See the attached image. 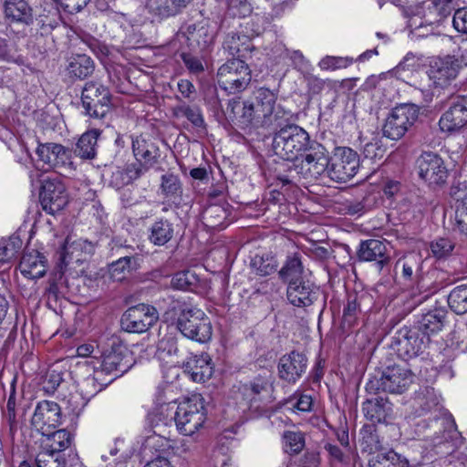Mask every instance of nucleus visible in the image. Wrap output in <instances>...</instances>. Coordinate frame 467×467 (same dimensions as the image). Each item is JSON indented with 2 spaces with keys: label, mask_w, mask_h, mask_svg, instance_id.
Returning a JSON list of instances; mask_svg holds the SVG:
<instances>
[{
  "label": "nucleus",
  "mask_w": 467,
  "mask_h": 467,
  "mask_svg": "<svg viewBox=\"0 0 467 467\" xmlns=\"http://www.w3.org/2000/svg\"><path fill=\"white\" fill-rule=\"evenodd\" d=\"M277 94L267 88H259L248 99L241 103L239 99H229L225 115L241 127H269L275 125L290 112L275 107Z\"/></svg>",
  "instance_id": "nucleus-1"
},
{
  "label": "nucleus",
  "mask_w": 467,
  "mask_h": 467,
  "mask_svg": "<svg viewBox=\"0 0 467 467\" xmlns=\"http://www.w3.org/2000/svg\"><path fill=\"white\" fill-rule=\"evenodd\" d=\"M168 300L163 317L174 323L183 337L199 343L208 342L212 338L213 326L202 310L191 307L179 299L169 297Z\"/></svg>",
  "instance_id": "nucleus-2"
},
{
  "label": "nucleus",
  "mask_w": 467,
  "mask_h": 467,
  "mask_svg": "<svg viewBox=\"0 0 467 467\" xmlns=\"http://www.w3.org/2000/svg\"><path fill=\"white\" fill-rule=\"evenodd\" d=\"M288 117L285 116L275 124L277 130L274 133L272 148L279 158L293 161L302 156L313 141L305 129L294 123H286Z\"/></svg>",
  "instance_id": "nucleus-3"
},
{
  "label": "nucleus",
  "mask_w": 467,
  "mask_h": 467,
  "mask_svg": "<svg viewBox=\"0 0 467 467\" xmlns=\"http://www.w3.org/2000/svg\"><path fill=\"white\" fill-rule=\"evenodd\" d=\"M440 396L431 387H423L416 391L412 402V410L415 417H423L430 414L433 417L431 427L435 433L448 432L453 427L454 422L441 406Z\"/></svg>",
  "instance_id": "nucleus-4"
},
{
  "label": "nucleus",
  "mask_w": 467,
  "mask_h": 467,
  "mask_svg": "<svg viewBox=\"0 0 467 467\" xmlns=\"http://www.w3.org/2000/svg\"><path fill=\"white\" fill-rule=\"evenodd\" d=\"M204 400L201 395L181 402L174 412V422L178 431L183 435L191 436L202 427L206 420Z\"/></svg>",
  "instance_id": "nucleus-5"
},
{
  "label": "nucleus",
  "mask_w": 467,
  "mask_h": 467,
  "mask_svg": "<svg viewBox=\"0 0 467 467\" xmlns=\"http://www.w3.org/2000/svg\"><path fill=\"white\" fill-rule=\"evenodd\" d=\"M219 87L229 94L244 91L251 82V70L242 58L228 59L217 70Z\"/></svg>",
  "instance_id": "nucleus-6"
},
{
  "label": "nucleus",
  "mask_w": 467,
  "mask_h": 467,
  "mask_svg": "<svg viewBox=\"0 0 467 467\" xmlns=\"http://www.w3.org/2000/svg\"><path fill=\"white\" fill-rule=\"evenodd\" d=\"M414 375L412 372L400 366L386 368L379 378L374 377L368 380L366 389L368 392L377 393L379 390L400 394L412 383Z\"/></svg>",
  "instance_id": "nucleus-7"
},
{
  "label": "nucleus",
  "mask_w": 467,
  "mask_h": 467,
  "mask_svg": "<svg viewBox=\"0 0 467 467\" xmlns=\"http://www.w3.org/2000/svg\"><path fill=\"white\" fill-rule=\"evenodd\" d=\"M81 102L87 115L101 119L111 109V93L99 81L90 80L82 88Z\"/></svg>",
  "instance_id": "nucleus-8"
},
{
  "label": "nucleus",
  "mask_w": 467,
  "mask_h": 467,
  "mask_svg": "<svg viewBox=\"0 0 467 467\" xmlns=\"http://www.w3.org/2000/svg\"><path fill=\"white\" fill-rule=\"evenodd\" d=\"M431 339L420 334L415 327H403L396 331L391 347L403 359H410L422 354Z\"/></svg>",
  "instance_id": "nucleus-9"
},
{
  "label": "nucleus",
  "mask_w": 467,
  "mask_h": 467,
  "mask_svg": "<svg viewBox=\"0 0 467 467\" xmlns=\"http://www.w3.org/2000/svg\"><path fill=\"white\" fill-rule=\"evenodd\" d=\"M306 153L301 162L294 168L296 174L306 180H317L325 173L328 175L330 158L322 144L313 141Z\"/></svg>",
  "instance_id": "nucleus-10"
},
{
  "label": "nucleus",
  "mask_w": 467,
  "mask_h": 467,
  "mask_svg": "<svg viewBox=\"0 0 467 467\" xmlns=\"http://www.w3.org/2000/svg\"><path fill=\"white\" fill-rule=\"evenodd\" d=\"M419 116V109L414 104H400L395 107L383 126V134L390 140H400L413 125Z\"/></svg>",
  "instance_id": "nucleus-11"
},
{
  "label": "nucleus",
  "mask_w": 467,
  "mask_h": 467,
  "mask_svg": "<svg viewBox=\"0 0 467 467\" xmlns=\"http://www.w3.org/2000/svg\"><path fill=\"white\" fill-rule=\"evenodd\" d=\"M134 364L128 348L121 344L113 342L110 348L105 350L101 355L100 369L101 375H113L112 381L129 371Z\"/></svg>",
  "instance_id": "nucleus-12"
},
{
  "label": "nucleus",
  "mask_w": 467,
  "mask_h": 467,
  "mask_svg": "<svg viewBox=\"0 0 467 467\" xmlns=\"http://www.w3.org/2000/svg\"><path fill=\"white\" fill-rule=\"evenodd\" d=\"M359 168V157L350 148H337L329 160L328 177L337 182H347Z\"/></svg>",
  "instance_id": "nucleus-13"
},
{
  "label": "nucleus",
  "mask_w": 467,
  "mask_h": 467,
  "mask_svg": "<svg viewBox=\"0 0 467 467\" xmlns=\"http://www.w3.org/2000/svg\"><path fill=\"white\" fill-rule=\"evenodd\" d=\"M418 174L430 186H440L446 182L449 171L443 159L432 151H424L417 159Z\"/></svg>",
  "instance_id": "nucleus-14"
},
{
  "label": "nucleus",
  "mask_w": 467,
  "mask_h": 467,
  "mask_svg": "<svg viewBox=\"0 0 467 467\" xmlns=\"http://www.w3.org/2000/svg\"><path fill=\"white\" fill-rule=\"evenodd\" d=\"M159 319L156 307L139 304L130 307L121 317V327L130 333H143L152 327Z\"/></svg>",
  "instance_id": "nucleus-15"
},
{
  "label": "nucleus",
  "mask_w": 467,
  "mask_h": 467,
  "mask_svg": "<svg viewBox=\"0 0 467 467\" xmlns=\"http://www.w3.org/2000/svg\"><path fill=\"white\" fill-rule=\"evenodd\" d=\"M5 15L10 30L25 36L34 22L33 10L25 0H5Z\"/></svg>",
  "instance_id": "nucleus-16"
},
{
  "label": "nucleus",
  "mask_w": 467,
  "mask_h": 467,
  "mask_svg": "<svg viewBox=\"0 0 467 467\" xmlns=\"http://www.w3.org/2000/svg\"><path fill=\"white\" fill-rule=\"evenodd\" d=\"M308 366L306 356L299 351L293 350L283 355L277 364V372L280 379L288 384H295L306 373Z\"/></svg>",
  "instance_id": "nucleus-17"
},
{
  "label": "nucleus",
  "mask_w": 467,
  "mask_h": 467,
  "mask_svg": "<svg viewBox=\"0 0 467 467\" xmlns=\"http://www.w3.org/2000/svg\"><path fill=\"white\" fill-rule=\"evenodd\" d=\"M274 387L269 379L258 376L244 386V396L251 409H265L275 400Z\"/></svg>",
  "instance_id": "nucleus-18"
},
{
  "label": "nucleus",
  "mask_w": 467,
  "mask_h": 467,
  "mask_svg": "<svg viewBox=\"0 0 467 467\" xmlns=\"http://www.w3.org/2000/svg\"><path fill=\"white\" fill-rule=\"evenodd\" d=\"M357 257L360 262H373L379 271L389 265L390 254L385 240L368 239L361 241Z\"/></svg>",
  "instance_id": "nucleus-19"
},
{
  "label": "nucleus",
  "mask_w": 467,
  "mask_h": 467,
  "mask_svg": "<svg viewBox=\"0 0 467 467\" xmlns=\"http://www.w3.org/2000/svg\"><path fill=\"white\" fill-rule=\"evenodd\" d=\"M39 199L42 208L50 214L61 211L67 203L64 184L55 180H48L43 183Z\"/></svg>",
  "instance_id": "nucleus-20"
},
{
  "label": "nucleus",
  "mask_w": 467,
  "mask_h": 467,
  "mask_svg": "<svg viewBox=\"0 0 467 467\" xmlns=\"http://www.w3.org/2000/svg\"><path fill=\"white\" fill-rule=\"evenodd\" d=\"M61 410L57 402L43 400L38 402L31 419L32 426L42 434L50 431L60 423Z\"/></svg>",
  "instance_id": "nucleus-21"
},
{
  "label": "nucleus",
  "mask_w": 467,
  "mask_h": 467,
  "mask_svg": "<svg viewBox=\"0 0 467 467\" xmlns=\"http://www.w3.org/2000/svg\"><path fill=\"white\" fill-rule=\"evenodd\" d=\"M36 155L39 161L53 169H65L71 164V152L61 144L53 142L39 144Z\"/></svg>",
  "instance_id": "nucleus-22"
},
{
  "label": "nucleus",
  "mask_w": 467,
  "mask_h": 467,
  "mask_svg": "<svg viewBox=\"0 0 467 467\" xmlns=\"http://www.w3.org/2000/svg\"><path fill=\"white\" fill-rule=\"evenodd\" d=\"M318 288L308 280L292 282L286 287V297L290 304L297 307L311 306L317 298Z\"/></svg>",
  "instance_id": "nucleus-23"
},
{
  "label": "nucleus",
  "mask_w": 467,
  "mask_h": 467,
  "mask_svg": "<svg viewBox=\"0 0 467 467\" xmlns=\"http://www.w3.org/2000/svg\"><path fill=\"white\" fill-rule=\"evenodd\" d=\"M184 371L191 375L195 382H205L213 373L212 359L207 353L194 355L183 362Z\"/></svg>",
  "instance_id": "nucleus-24"
},
{
  "label": "nucleus",
  "mask_w": 467,
  "mask_h": 467,
  "mask_svg": "<svg viewBox=\"0 0 467 467\" xmlns=\"http://www.w3.org/2000/svg\"><path fill=\"white\" fill-rule=\"evenodd\" d=\"M457 64H454L451 56L439 58L431 66L429 76L437 87L444 88L458 75Z\"/></svg>",
  "instance_id": "nucleus-25"
},
{
  "label": "nucleus",
  "mask_w": 467,
  "mask_h": 467,
  "mask_svg": "<svg viewBox=\"0 0 467 467\" xmlns=\"http://www.w3.org/2000/svg\"><path fill=\"white\" fill-rule=\"evenodd\" d=\"M46 257L38 251L26 250L19 263L22 275L30 279L41 278L47 272Z\"/></svg>",
  "instance_id": "nucleus-26"
},
{
  "label": "nucleus",
  "mask_w": 467,
  "mask_h": 467,
  "mask_svg": "<svg viewBox=\"0 0 467 467\" xmlns=\"http://www.w3.org/2000/svg\"><path fill=\"white\" fill-rule=\"evenodd\" d=\"M158 146L150 140L142 136H137L132 139V152L136 161L141 163L146 168H151L158 161L160 157Z\"/></svg>",
  "instance_id": "nucleus-27"
},
{
  "label": "nucleus",
  "mask_w": 467,
  "mask_h": 467,
  "mask_svg": "<svg viewBox=\"0 0 467 467\" xmlns=\"http://www.w3.org/2000/svg\"><path fill=\"white\" fill-rule=\"evenodd\" d=\"M467 123V106L462 101L453 103L440 119L439 125L443 131H454Z\"/></svg>",
  "instance_id": "nucleus-28"
},
{
  "label": "nucleus",
  "mask_w": 467,
  "mask_h": 467,
  "mask_svg": "<svg viewBox=\"0 0 467 467\" xmlns=\"http://www.w3.org/2000/svg\"><path fill=\"white\" fill-rule=\"evenodd\" d=\"M447 317V310L444 307H436L432 310L423 314L418 321L417 326H414L421 335L428 336L440 332L444 327L445 319Z\"/></svg>",
  "instance_id": "nucleus-29"
},
{
  "label": "nucleus",
  "mask_w": 467,
  "mask_h": 467,
  "mask_svg": "<svg viewBox=\"0 0 467 467\" xmlns=\"http://www.w3.org/2000/svg\"><path fill=\"white\" fill-rule=\"evenodd\" d=\"M223 49L233 57H238L240 58L245 57V54L253 49V45L247 34L231 31L223 42Z\"/></svg>",
  "instance_id": "nucleus-30"
},
{
  "label": "nucleus",
  "mask_w": 467,
  "mask_h": 467,
  "mask_svg": "<svg viewBox=\"0 0 467 467\" xmlns=\"http://www.w3.org/2000/svg\"><path fill=\"white\" fill-rule=\"evenodd\" d=\"M365 417L372 422L387 420L392 413V405L388 400L375 398L368 400L362 405Z\"/></svg>",
  "instance_id": "nucleus-31"
},
{
  "label": "nucleus",
  "mask_w": 467,
  "mask_h": 467,
  "mask_svg": "<svg viewBox=\"0 0 467 467\" xmlns=\"http://www.w3.org/2000/svg\"><path fill=\"white\" fill-rule=\"evenodd\" d=\"M190 46H195L200 49L206 48L213 41V32L206 23L191 24L186 26L183 33Z\"/></svg>",
  "instance_id": "nucleus-32"
},
{
  "label": "nucleus",
  "mask_w": 467,
  "mask_h": 467,
  "mask_svg": "<svg viewBox=\"0 0 467 467\" xmlns=\"http://www.w3.org/2000/svg\"><path fill=\"white\" fill-rule=\"evenodd\" d=\"M304 266L301 257L295 253L287 256L284 265L278 271L279 278L287 285L292 282H297L303 278Z\"/></svg>",
  "instance_id": "nucleus-33"
},
{
  "label": "nucleus",
  "mask_w": 467,
  "mask_h": 467,
  "mask_svg": "<svg viewBox=\"0 0 467 467\" xmlns=\"http://www.w3.org/2000/svg\"><path fill=\"white\" fill-rule=\"evenodd\" d=\"M228 215V210L223 205L211 204L202 212V222L208 229H223L226 226L225 220Z\"/></svg>",
  "instance_id": "nucleus-34"
},
{
  "label": "nucleus",
  "mask_w": 467,
  "mask_h": 467,
  "mask_svg": "<svg viewBox=\"0 0 467 467\" xmlns=\"http://www.w3.org/2000/svg\"><path fill=\"white\" fill-rule=\"evenodd\" d=\"M95 69L94 61L85 54L71 57L67 67L70 77L84 79L90 76Z\"/></svg>",
  "instance_id": "nucleus-35"
},
{
  "label": "nucleus",
  "mask_w": 467,
  "mask_h": 467,
  "mask_svg": "<svg viewBox=\"0 0 467 467\" xmlns=\"http://www.w3.org/2000/svg\"><path fill=\"white\" fill-rule=\"evenodd\" d=\"M432 423L433 417L419 420L415 424V433L419 438L431 441L434 447L446 446L448 444L447 432L435 433L434 429L431 427Z\"/></svg>",
  "instance_id": "nucleus-36"
},
{
  "label": "nucleus",
  "mask_w": 467,
  "mask_h": 467,
  "mask_svg": "<svg viewBox=\"0 0 467 467\" xmlns=\"http://www.w3.org/2000/svg\"><path fill=\"white\" fill-rule=\"evenodd\" d=\"M150 168L144 167L143 164L136 161L134 163L128 164L123 171H118L113 174L114 180L111 182L117 188H121L124 185H128L135 180L141 177L147 172Z\"/></svg>",
  "instance_id": "nucleus-37"
},
{
  "label": "nucleus",
  "mask_w": 467,
  "mask_h": 467,
  "mask_svg": "<svg viewBox=\"0 0 467 467\" xmlns=\"http://www.w3.org/2000/svg\"><path fill=\"white\" fill-rule=\"evenodd\" d=\"M149 420L153 432L159 436H164L166 428L171 425L174 420V413L170 411L167 405H162L149 415Z\"/></svg>",
  "instance_id": "nucleus-38"
},
{
  "label": "nucleus",
  "mask_w": 467,
  "mask_h": 467,
  "mask_svg": "<svg viewBox=\"0 0 467 467\" xmlns=\"http://www.w3.org/2000/svg\"><path fill=\"white\" fill-rule=\"evenodd\" d=\"M99 132L92 130L84 133L78 140L75 153L82 159H93L97 154V141Z\"/></svg>",
  "instance_id": "nucleus-39"
},
{
  "label": "nucleus",
  "mask_w": 467,
  "mask_h": 467,
  "mask_svg": "<svg viewBox=\"0 0 467 467\" xmlns=\"http://www.w3.org/2000/svg\"><path fill=\"white\" fill-rule=\"evenodd\" d=\"M368 465V467H410L408 460L393 451L372 456Z\"/></svg>",
  "instance_id": "nucleus-40"
},
{
  "label": "nucleus",
  "mask_w": 467,
  "mask_h": 467,
  "mask_svg": "<svg viewBox=\"0 0 467 467\" xmlns=\"http://www.w3.org/2000/svg\"><path fill=\"white\" fill-rule=\"evenodd\" d=\"M91 249V243L88 242L87 240H71L70 237H67L62 246L60 258L62 262L67 265L68 264V260L73 259L75 254H77L78 257L79 255V252L85 251L90 253Z\"/></svg>",
  "instance_id": "nucleus-41"
},
{
  "label": "nucleus",
  "mask_w": 467,
  "mask_h": 467,
  "mask_svg": "<svg viewBox=\"0 0 467 467\" xmlns=\"http://www.w3.org/2000/svg\"><path fill=\"white\" fill-rule=\"evenodd\" d=\"M101 376V371L96 369L92 376H88L83 380L80 390L84 397L87 399L94 397L112 382V379H102Z\"/></svg>",
  "instance_id": "nucleus-42"
},
{
  "label": "nucleus",
  "mask_w": 467,
  "mask_h": 467,
  "mask_svg": "<svg viewBox=\"0 0 467 467\" xmlns=\"http://www.w3.org/2000/svg\"><path fill=\"white\" fill-rule=\"evenodd\" d=\"M173 236L172 224L167 220H160L150 228V240L155 245H164Z\"/></svg>",
  "instance_id": "nucleus-43"
},
{
  "label": "nucleus",
  "mask_w": 467,
  "mask_h": 467,
  "mask_svg": "<svg viewBox=\"0 0 467 467\" xmlns=\"http://www.w3.org/2000/svg\"><path fill=\"white\" fill-rule=\"evenodd\" d=\"M36 21L41 36H47L60 25V12L54 4L48 5V16L39 15Z\"/></svg>",
  "instance_id": "nucleus-44"
},
{
  "label": "nucleus",
  "mask_w": 467,
  "mask_h": 467,
  "mask_svg": "<svg viewBox=\"0 0 467 467\" xmlns=\"http://www.w3.org/2000/svg\"><path fill=\"white\" fill-rule=\"evenodd\" d=\"M251 268L254 274L260 276H266L276 272L278 263L274 256L269 254H256L251 260Z\"/></svg>",
  "instance_id": "nucleus-45"
},
{
  "label": "nucleus",
  "mask_w": 467,
  "mask_h": 467,
  "mask_svg": "<svg viewBox=\"0 0 467 467\" xmlns=\"http://www.w3.org/2000/svg\"><path fill=\"white\" fill-rule=\"evenodd\" d=\"M23 245L18 235H11L8 239L0 241V262L7 263L16 257Z\"/></svg>",
  "instance_id": "nucleus-46"
},
{
  "label": "nucleus",
  "mask_w": 467,
  "mask_h": 467,
  "mask_svg": "<svg viewBox=\"0 0 467 467\" xmlns=\"http://www.w3.org/2000/svg\"><path fill=\"white\" fill-rule=\"evenodd\" d=\"M45 435L47 436L48 441L47 448L54 451H59L60 453L68 448L72 442L71 433L65 429L57 430L51 433L47 431Z\"/></svg>",
  "instance_id": "nucleus-47"
},
{
  "label": "nucleus",
  "mask_w": 467,
  "mask_h": 467,
  "mask_svg": "<svg viewBox=\"0 0 467 467\" xmlns=\"http://www.w3.org/2000/svg\"><path fill=\"white\" fill-rule=\"evenodd\" d=\"M420 262L421 259L418 254L410 253L397 261L396 269L401 268L402 277L411 281L414 274L420 270Z\"/></svg>",
  "instance_id": "nucleus-48"
},
{
  "label": "nucleus",
  "mask_w": 467,
  "mask_h": 467,
  "mask_svg": "<svg viewBox=\"0 0 467 467\" xmlns=\"http://www.w3.org/2000/svg\"><path fill=\"white\" fill-rule=\"evenodd\" d=\"M448 305L457 315L467 313V285L453 288L448 296Z\"/></svg>",
  "instance_id": "nucleus-49"
},
{
  "label": "nucleus",
  "mask_w": 467,
  "mask_h": 467,
  "mask_svg": "<svg viewBox=\"0 0 467 467\" xmlns=\"http://www.w3.org/2000/svg\"><path fill=\"white\" fill-rule=\"evenodd\" d=\"M132 262H135V259L126 255L111 263L109 265V278L114 282L124 280L132 268Z\"/></svg>",
  "instance_id": "nucleus-50"
},
{
  "label": "nucleus",
  "mask_w": 467,
  "mask_h": 467,
  "mask_svg": "<svg viewBox=\"0 0 467 467\" xmlns=\"http://www.w3.org/2000/svg\"><path fill=\"white\" fill-rule=\"evenodd\" d=\"M455 243L448 237H439L430 244L431 255L437 260H445L452 254Z\"/></svg>",
  "instance_id": "nucleus-51"
},
{
  "label": "nucleus",
  "mask_w": 467,
  "mask_h": 467,
  "mask_svg": "<svg viewBox=\"0 0 467 467\" xmlns=\"http://www.w3.org/2000/svg\"><path fill=\"white\" fill-rule=\"evenodd\" d=\"M421 13L422 11L418 15H403L409 19L407 27L410 29V33L417 38L427 36L433 31L432 23L424 24Z\"/></svg>",
  "instance_id": "nucleus-52"
},
{
  "label": "nucleus",
  "mask_w": 467,
  "mask_h": 467,
  "mask_svg": "<svg viewBox=\"0 0 467 467\" xmlns=\"http://www.w3.org/2000/svg\"><path fill=\"white\" fill-rule=\"evenodd\" d=\"M36 462L37 467H65L66 459L59 451L45 448L36 455Z\"/></svg>",
  "instance_id": "nucleus-53"
},
{
  "label": "nucleus",
  "mask_w": 467,
  "mask_h": 467,
  "mask_svg": "<svg viewBox=\"0 0 467 467\" xmlns=\"http://www.w3.org/2000/svg\"><path fill=\"white\" fill-rule=\"evenodd\" d=\"M360 447L362 451L368 454L382 453V444L379 440V434L375 431L364 430L361 431Z\"/></svg>",
  "instance_id": "nucleus-54"
},
{
  "label": "nucleus",
  "mask_w": 467,
  "mask_h": 467,
  "mask_svg": "<svg viewBox=\"0 0 467 467\" xmlns=\"http://www.w3.org/2000/svg\"><path fill=\"white\" fill-rule=\"evenodd\" d=\"M173 115L176 118L184 117L195 127H202L204 120L201 110L198 107H191L188 105H180L173 109Z\"/></svg>",
  "instance_id": "nucleus-55"
},
{
  "label": "nucleus",
  "mask_w": 467,
  "mask_h": 467,
  "mask_svg": "<svg viewBox=\"0 0 467 467\" xmlns=\"http://www.w3.org/2000/svg\"><path fill=\"white\" fill-rule=\"evenodd\" d=\"M360 313V302L357 295H349L348 303L343 309V324L348 327H352Z\"/></svg>",
  "instance_id": "nucleus-56"
},
{
  "label": "nucleus",
  "mask_w": 467,
  "mask_h": 467,
  "mask_svg": "<svg viewBox=\"0 0 467 467\" xmlns=\"http://www.w3.org/2000/svg\"><path fill=\"white\" fill-rule=\"evenodd\" d=\"M252 14V5L248 0H228L226 16L245 18Z\"/></svg>",
  "instance_id": "nucleus-57"
},
{
  "label": "nucleus",
  "mask_w": 467,
  "mask_h": 467,
  "mask_svg": "<svg viewBox=\"0 0 467 467\" xmlns=\"http://www.w3.org/2000/svg\"><path fill=\"white\" fill-rule=\"evenodd\" d=\"M285 451L290 454L299 453L305 447V437L299 431H285L284 433Z\"/></svg>",
  "instance_id": "nucleus-58"
},
{
  "label": "nucleus",
  "mask_w": 467,
  "mask_h": 467,
  "mask_svg": "<svg viewBox=\"0 0 467 467\" xmlns=\"http://www.w3.org/2000/svg\"><path fill=\"white\" fill-rule=\"evenodd\" d=\"M161 192L166 197L177 196L182 192V185L178 176L167 173L161 176Z\"/></svg>",
  "instance_id": "nucleus-59"
},
{
  "label": "nucleus",
  "mask_w": 467,
  "mask_h": 467,
  "mask_svg": "<svg viewBox=\"0 0 467 467\" xmlns=\"http://www.w3.org/2000/svg\"><path fill=\"white\" fill-rule=\"evenodd\" d=\"M196 275L191 271H182L175 274L171 278V286L175 289H192L197 284Z\"/></svg>",
  "instance_id": "nucleus-60"
},
{
  "label": "nucleus",
  "mask_w": 467,
  "mask_h": 467,
  "mask_svg": "<svg viewBox=\"0 0 467 467\" xmlns=\"http://www.w3.org/2000/svg\"><path fill=\"white\" fill-rule=\"evenodd\" d=\"M454 222L455 228L467 235V197L457 202Z\"/></svg>",
  "instance_id": "nucleus-61"
},
{
  "label": "nucleus",
  "mask_w": 467,
  "mask_h": 467,
  "mask_svg": "<svg viewBox=\"0 0 467 467\" xmlns=\"http://www.w3.org/2000/svg\"><path fill=\"white\" fill-rule=\"evenodd\" d=\"M385 153V149L381 144L380 139L373 137L370 141L367 142L363 148V154L366 159L375 161L381 159Z\"/></svg>",
  "instance_id": "nucleus-62"
},
{
  "label": "nucleus",
  "mask_w": 467,
  "mask_h": 467,
  "mask_svg": "<svg viewBox=\"0 0 467 467\" xmlns=\"http://www.w3.org/2000/svg\"><path fill=\"white\" fill-rule=\"evenodd\" d=\"M353 63L352 57L327 56L321 59L319 66L322 69H339L346 68Z\"/></svg>",
  "instance_id": "nucleus-63"
},
{
  "label": "nucleus",
  "mask_w": 467,
  "mask_h": 467,
  "mask_svg": "<svg viewBox=\"0 0 467 467\" xmlns=\"http://www.w3.org/2000/svg\"><path fill=\"white\" fill-rule=\"evenodd\" d=\"M190 0H158L157 9L161 15L173 16L179 9L185 6Z\"/></svg>",
  "instance_id": "nucleus-64"
}]
</instances>
